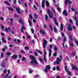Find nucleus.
I'll return each instance as SVG.
<instances>
[{
	"label": "nucleus",
	"instance_id": "1",
	"mask_svg": "<svg viewBox=\"0 0 78 78\" xmlns=\"http://www.w3.org/2000/svg\"><path fill=\"white\" fill-rule=\"evenodd\" d=\"M30 59L33 61L30 62V63H31V64H33V63H34L36 65H38V63H37L36 60V58H35V57L34 56L31 55H30Z\"/></svg>",
	"mask_w": 78,
	"mask_h": 78
},
{
	"label": "nucleus",
	"instance_id": "2",
	"mask_svg": "<svg viewBox=\"0 0 78 78\" xmlns=\"http://www.w3.org/2000/svg\"><path fill=\"white\" fill-rule=\"evenodd\" d=\"M43 40L44 42L43 43V48H45L46 47V46L47 45V41L44 39H43Z\"/></svg>",
	"mask_w": 78,
	"mask_h": 78
},
{
	"label": "nucleus",
	"instance_id": "3",
	"mask_svg": "<svg viewBox=\"0 0 78 78\" xmlns=\"http://www.w3.org/2000/svg\"><path fill=\"white\" fill-rule=\"evenodd\" d=\"M48 14L50 18H53V13L52 12H51L49 9H48Z\"/></svg>",
	"mask_w": 78,
	"mask_h": 78
},
{
	"label": "nucleus",
	"instance_id": "4",
	"mask_svg": "<svg viewBox=\"0 0 78 78\" xmlns=\"http://www.w3.org/2000/svg\"><path fill=\"white\" fill-rule=\"evenodd\" d=\"M57 60L56 61V63L58 65L59 64V62H61V60L58 58H57Z\"/></svg>",
	"mask_w": 78,
	"mask_h": 78
},
{
	"label": "nucleus",
	"instance_id": "5",
	"mask_svg": "<svg viewBox=\"0 0 78 78\" xmlns=\"http://www.w3.org/2000/svg\"><path fill=\"white\" fill-rule=\"evenodd\" d=\"M65 3L66 5H68V3L69 4H72V2L70 1V0H66Z\"/></svg>",
	"mask_w": 78,
	"mask_h": 78
},
{
	"label": "nucleus",
	"instance_id": "6",
	"mask_svg": "<svg viewBox=\"0 0 78 78\" xmlns=\"http://www.w3.org/2000/svg\"><path fill=\"white\" fill-rule=\"evenodd\" d=\"M1 66L2 67H5V66H6V64L5 63V61H3L2 62Z\"/></svg>",
	"mask_w": 78,
	"mask_h": 78
},
{
	"label": "nucleus",
	"instance_id": "7",
	"mask_svg": "<svg viewBox=\"0 0 78 78\" xmlns=\"http://www.w3.org/2000/svg\"><path fill=\"white\" fill-rule=\"evenodd\" d=\"M71 66L72 69H73V70H78V69L76 67V66L73 65V64H72Z\"/></svg>",
	"mask_w": 78,
	"mask_h": 78
},
{
	"label": "nucleus",
	"instance_id": "8",
	"mask_svg": "<svg viewBox=\"0 0 78 78\" xmlns=\"http://www.w3.org/2000/svg\"><path fill=\"white\" fill-rule=\"evenodd\" d=\"M16 11H17L18 13V14H21V12H20V9L19 8L16 7Z\"/></svg>",
	"mask_w": 78,
	"mask_h": 78
},
{
	"label": "nucleus",
	"instance_id": "9",
	"mask_svg": "<svg viewBox=\"0 0 78 78\" xmlns=\"http://www.w3.org/2000/svg\"><path fill=\"white\" fill-rule=\"evenodd\" d=\"M68 29L69 31H71L72 30V28L71 27L70 24H68Z\"/></svg>",
	"mask_w": 78,
	"mask_h": 78
},
{
	"label": "nucleus",
	"instance_id": "10",
	"mask_svg": "<svg viewBox=\"0 0 78 78\" xmlns=\"http://www.w3.org/2000/svg\"><path fill=\"white\" fill-rule=\"evenodd\" d=\"M44 0H43L42 2V7L43 8H44L45 7V1Z\"/></svg>",
	"mask_w": 78,
	"mask_h": 78
},
{
	"label": "nucleus",
	"instance_id": "11",
	"mask_svg": "<svg viewBox=\"0 0 78 78\" xmlns=\"http://www.w3.org/2000/svg\"><path fill=\"white\" fill-rule=\"evenodd\" d=\"M23 29H24V30H26V28L24 26H22V27L21 28V32L23 33H24L23 32Z\"/></svg>",
	"mask_w": 78,
	"mask_h": 78
},
{
	"label": "nucleus",
	"instance_id": "12",
	"mask_svg": "<svg viewBox=\"0 0 78 78\" xmlns=\"http://www.w3.org/2000/svg\"><path fill=\"white\" fill-rule=\"evenodd\" d=\"M63 14H64V15H65L66 16H68V14L67 13V11H66V10H65L63 12Z\"/></svg>",
	"mask_w": 78,
	"mask_h": 78
},
{
	"label": "nucleus",
	"instance_id": "13",
	"mask_svg": "<svg viewBox=\"0 0 78 78\" xmlns=\"http://www.w3.org/2000/svg\"><path fill=\"white\" fill-rule=\"evenodd\" d=\"M74 19L76 20V26H78V20H77V17H76V16H75L74 17Z\"/></svg>",
	"mask_w": 78,
	"mask_h": 78
},
{
	"label": "nucleus",
	"instance_id": "14",
	"mask_svg": "<svg viewBox=\"0 0 78 78\" xmlns=\"http://www.w3.org/2000/svg\"><path fill=\"white\" fill-rule=\"evenodd\" d=\"M49 57H50L51 56V50L50 49V48H49Z\"/></svg>",
	"mask_w": 78,
	"mask_h": 78
},
{
	"label": "nucleus",
	"instance_id": "15",
	"mask_svg": "<svg viewBox=\"0 0 78 78\" xmlns=\"http://www.w3.org/2000/svg\"><path fill=\"white\" fill-rule=\"evenodd\" d=\"M63 26H64L63 25V24H62V23L60 25L61 27L60 29L61 31H62V30H63Z\"/></svg>",
	"mask_w": 78,
	"mask_h": 78
},
{
	"label": "nucleus",
	"instance_id": "16",
	"mask_svg": "<svg viewBox=\"0 0 78 78\" xmlns=\"http://www.w3.org/2000/svg\"><path fill=\"white\" fill-rule=\"evenodd\" d=\"M40 32L41 34H43V35H44V34H45V32L43 30H40Z\"/></svg>",
	"mask_w": 78,
	"mask_h": 78
},
{
	"label": "nucleus",
	"instance_id": "17",
	"mask_svg": "<svg viewBox=\"0 0 78 78\" xmlns=\"http://www.w3.org/2000/svg\"><path fill=\"white\" fill-rule=\"evenodd\" d=\"M12 56L14 59H16V58H17V55L16 54L13 55Z\"/></svg>",
	"mask_w": 78,
	"mask_h": 78
},
{
	"label": "nucleus",
	"instance_id": "18",
	"mask_svg": "<svg viewBox=\"0 0 78 78\" xmlns=\"http://www.w3.org/2000/svg\"><path fill=\"white\" fill-rule=\"evenodd\" d=\"M8 9H9V10H10V11H14V9H13L12 8V7L9 8V7H7Z\"/></svg>",
	"mask_w": 78,
	"mask_h": 78
},
{
	"label": "nucleus",
	"instance_id": "19",
	"mask_svg": "<svg viewBox=\"0 0 78 78\" xmlns=\"http://www.w3.org/2000/svg\"><path fill=\"white\" fill-rule=\"evenodd\" d=\"M2 40L3 41V42H4V43H6V41L5 40V38L3 37H2Z\"/></svg>",
	"mask_w": 78,
	"mask_h": 78
},
{
	"label": "nucleus",
	"instance_id": "20",
	"mask_svg": "<svg viewBox=\"0 0 78 78\" xmlns=\"http://www.w3.org/2000/svg\"><path fill=\"white\" fill-rule=\"evenodd\" d=\"M69 45L71 46V47H73V43H72V42H71V41H70L69 42Z\"/></svg>",
	"mask_w": 78,
	"mask_h": 78
},
{
	"label": "nucleus",
	"instance_id": "21",
	"mask_svg": "<svg viewBox=\"0 0 78 78\" xmlns=\"http://www.w3.org/2000/svg\"><path fill=\"white\" fill-rule=\"evenodd\" d=\"M65 69L66 72H68L69 69H68V68H67V66H65Z\"/></svg>",
	"mask_w": 78,
	"mask_h": 78
},
{
	"label": "nucleus",
	"instance_id": "22",
	"mask_svg": "<svg viewBox=\"0 0 78 78\" xmlns=\"http://www.w3.org/2000/svg\"><path fill=\"white\" fill-rule=\"evenodd\" d=\"M28 22L29 23V25L30 27H32V24L31 23V21L28 20Z\"/></svg>",
	"mask_w": 78,
	"mask_h": 78
},
{
	"label": "nucleus",
	"instance_id": "23",
	"mask_svg": "<svg viewBox=\"0 0 78 78\" xmlns=\"http://www.w3.org/2000/svg\"><path fill=\"white\" fill-rule=\"evenodd\" d=\"M46 4L47 7H48V6H49V2H48V1H46Z\"/></svg>",
	"mask_w": 78,
	"mask_h": 78
},
{
	"label": "nucleus",
	"instance_id": "24",
	"mask_svg": "<svg viewBox=\"0 0 78 78\" xmlns=\"http://www.w3.org/2000/svg\"><path fill=\"white\" fill-rule=\"evenodd\" d=\"M33 71L31 69H29V73H33Z\"/></svg>",
	"mask_w": 78,
	"mask_h": 78
},
{
	"label": "nucleus",
	"instance_id": "25",
	"mask_svg": "<svg viewBox=\"0 0 78 78\" xmlns=\"http://www.w3.org/2000/svg\"><path fill=\"white\" fill-rule=\"evenodd\" d=\"M22 19H20L19 20V22H20V23H21L22 24V25H24V23H22Z\"/></svg>",
	"mask_w": 78,
	"mask_h": 78
},
{
	"label": "nucleus",
	"instance_id": "26",
	"mask_svg": "<svg viewBox=\"0 0 78 78\" xmlns=\"http://www.w3.org/2000/svg\"><path fill=\"white\" fill-rule=\"evenodd\" d=\"M54 50H55V52L57 53V50H58V49H57V47L56 46H55L54 48Z\"/></svg>",
	"mask_w": 78,
	"mask_h": 78
},
{
	"label": "nucleus",
	"instance_id": "27",
	"mask_svg": "<svg viewBox=\"0 0 78 78\" xmlns=\"http://www.w3.org/2000/svg\"><path fill=\"white\" fill-rule=\"evenodd\" d=\"M46 69L48 70H50V67L49 66H46Z\"/></svg>",
	"mask_w": 78,
	"mask_h": 78
},
{
	"label": "nucleus",
	"instance_id": "28",
	"mask_svg": "<svg viewBox=\"0 0 78 78\" xmlns=\"http://www.w3.org/2000/svg\"><path fill=\"white\" fill-rule=\"evenodd\" d=\"M7 55H8L9 56H10L11 55V53L9 52H7L6 53Z\"/></svg>",
	"mask_w": 78,
	"mask_h": 78
},
{
	"label": "nucleus",
	"instance_id": "29",
	"mask_svg": "<svg viewBox=\"0 0 78 78\" xmlns=\"http://www.w3.org/2000/svg\"><path fill=\"white\" fill-rule=\"evenodd\" d=\"M4 3L6 4V5H8V6H9L10 5H9V4L8 2L7 1H4Z\"/></svg>",
	"mask_w": 78,
	"mask_h": 78
},
{
	"label": "nucleus",
	"instance_id": "30",
	"mask_svg": "<svg viewBox=\"0 0 78 78\" xmlns=\"http://www.w3.org/2000/svg\"><path fill=\"white\" fill-rule=\"evenodd\" d=\"M34 16L35 17V18L36 19H37V17H38V16L37 14H34Z\"/></svg>",
	"mask_w": 78,
	"mask_h": 78
},
{
	"label": "nucleus",
	"instance_id": "31",
	"mask_svg": "<svg viewBox=\"0 0 78 78\" xmlns=\"http://www.w3.org/2000/svg\"><path fill=\"white\" fill-rule=\"evenodd\" d=\"M52 10L53 12H54L55 13V14H57V15H58V13H56V12H55V9H52Z\"/></svg>",
	"mask_w": 78,
	"mask_h": 78
},
{
	"label": "nucleus",
	"instance_id": "32",
	"mask_svg": "<svg viewBox=\"0 0 78 78\" xmlns=\"http://www.w3.org/2000/svg\"><path fill=\"white\" fill-rule=\"evenodd\" d=\"M44 60L45 62H47V59L46 58H45V55H44Z\"/></svg>",
	"mask_w": 78,
	"mask_h": 78
},
{
	"label": "nucleus",
	"instance_id": "33",
	"mask_svg": "<svg viewBox=\"0 0 78 78\" xmlns=\"http://www.w3.org/2000/svg\"><path fill=\"white\" fill-rule=\"evenodd\" d=\"M69 37L71 40V41H73V37H72V36L71 35H69Z\"/></svg>",
	"mask_w": 78,
	"mask_h": 78
},
{
	"label": "nucleus",
	"instance_id": "34",
	"mask_svg": "<svg viewBox=\"0 0 78 78\" xmlns=\"http://www.w3.org/2000/svg\"><path fill=\"white\" fill-rule=\"evenodd\" d=\"M45 18L46 20H48V16L47 15H45Z\"/></svg>",
	"mask_w": 78,
	"mask_h": 78
},
{
	"label": "nucleus",
	"instance_id": "35",
	"mask_svg": "<svg viewBox=\"0 0 78 78\" xmlns=\"http://www.w3.org/2000/svg\"><path fill=\"white\" fill-rule=\"evenodd\" d=\"M56 54H58V52H54L53 55V56H56Z\"/></svg>",
	"mask_w": 78,
	"mask_h": 78
},
{
	"label": "nucleus",
	"instance_id": "36",
	"mask_svg": "<svg viewBox=\"0 0 78 78\" xmlns=\"http://www.w3.org/2000/svg\"><path fill=\"white\" fill-rule=\"evenodd\" d=\"M34 55H35V56H38V54L37 52H35L34 53Z\"/></svg>",
	"mask_w": 78,
	"mask_h": 78
},
{
	"label": "nucleus",
	"instance_id": "37",
	"mask_svg": "<svg viewBox=\"0 0 78 78\" xmlns=\"http://www.w3.org/2000/svg\"><path fill=\"white\" fill-rule=\"evenodd\" d=\"M49 27L51 30H52V31H53V27H52V26H51V25H49Z\"/></svg>",
	"mask_w": 78,
	"mask_h": 78
},
{
	"label": "nucleus",
	"instance_id": "38",
	"mask_svg": "<svg viewBox=\"0 0 78 78\" xmlns=\"http://www.w3.org/2000/svg\"><path fill=\"white\" fill-rule=\"evenodd\" d=\"M44 72H48V69H47V68H46L44 69Z\"/></svg>",
	"mask_w": 78,
	"mask_h": 78
},
{
	"label": "nucleus",
	"instance_id": "39",
	"mask_svg": "<svg viewBox=\"0 0 78 78\" xmlns=\"http://www.w3.org/2000/svg\"><path fill=\"white\" fill-rule=\"evenodd\" d=\"M69 20L70 23H73V21H72V19H69Z\"/></svg>",
	"mask_w": 78,
	"mask_h": 78
},
{
	"label": "nucleus",
	"instance_id": "40",
	"mask_svg": "<svg viewBox=\"0 0 78 78\" xmlns=\"http://www.w3.org/2000/svg\"><path fill=\"white\" fill-rule=\"evenodd\" d=\"M54 32H55V33H57V30H56V28H54Z\"/></svg>",
	"mask_w": 78,
	"mask_h": 78
},
{
	"label": "nucleus",
	"instance_id": "41",
	"mask_svg": "<svg viewBox=\"0 0 78 78\" xmlns=\"http://www.w3.org/2000/svg\"><path fill=\"white\" fill-rule=\"evenodd\" d=\"M31 31L32 33H33L34 32V30H33V28H31Z\"/></svg>",
	"mask_w": 78,
	"mask_h": 78
},
{
	"label": "nucleus",
	"instance_id": "42",
	"mask_svg": "<svg viewBox=\"0 0 78 78\" xmlns=\"http://www.w3.org/2000/svg\"><path fill=\"white\" fill-rule=\"evenodd\" d=\"M5 31H6L7 32H8L9 30L7 28H6L5 29Z\"/></svg>",
	"mask_w": 78,
	"mask_h": 78
},
{
	"label": "nucleus",
	"instance_id": "43",
	"mask_svg": "<svg viewBox=\"0 0 78 78\" xmlns=\"http://www.w3.org/2000/svg\"><path fill=\"white\" fill-rule=\"evenodd\" d=\"M4 56V55H3V53L2 52L1 54V58H3Z\"/></svg>",
	"mask_w": 78,
	"mask_h": 78
},
{
	"label": "nucleus",
	"instance_id": "44",
	"mask_svg": "<svg viewBox=\"0 0 78 78\" xmlns=\"http://www.w3.org/2000/svg\"><path fill=\"white\" fill-rule=\"evenodd\" d=\"M5 29V28H4V26H1V29L2 30H4V29Z\"/></svg>",
	"mask_w": 78,
	"mask_h": 78
},
{
	"label": "nucleus",
	"instance_id": "45",
	"mask_svg": "<svg viewBox=\"0 0 78 78\" xmlns=\"http://www.w3.org/2000/svg\"><path fill=\"white\" fill-rule=\"evenodd\" d=\"M49 47L51 48V49L53 48V47H52V45L51 44L49 45Z\"/></svg>",
	"mask_w": 78,
	"mask_h": 78
},
{
	"label": "nucleus",
	"instance_id": "46",
	"mask_svg": "<svg viewBox=\"0 0 78 78\" xmlns=\"http://www.w3.org/2000/svg\"><path fill=\"white\" fill-rule=\"evenodd\" d=\"M55 24H56L58 26V23L57 22H54Z\"/></svg>",
	"mask_w": 78,
	"mask_h": 78
},
{
	"label": "nucleus",
	"instance_id": "47",
	"mask_svg": "<svg viewBox=\"0 0 78 78\" xmlns=\"http://www.w3.org/2000/svg\"><path fill=\"white\" fill-rule=\"evenodd\" d=\"M25 49H26V50H28V49H29V48L28 47L26 46L25 47Z\"/></svg>",
	"mask_w": 78,
	"mask_h": 78
},
{
	"label": "nucleus",
	"instance_id": "48",
	"mask_svg": "<svg viewBox=\"0 0 78 78\" xmlns=\"http://www.w3.org/2000/svg\"><path fill=\"white\" fill-rule=\"evenodd\" d=\"M0 19H1V20H4V19L2 17H0Z\"/></svg>",
	"mask_w": 78,
	"mask_h": 78
},
{
	"label": "nucleus",
	"instance_id": "49",
	"mask_svg": "<svg viewBox=\"0 0 78 78\" xmlns=\"http://www.w3.org/2000/svg\"><path fill=\"white\" fill-rule=\"evenodd\" d=\"M29 17H30V18H31V19H33V16H31V15L30 14Z\"/></svg>",
	"mask_w": 78,
	"mask_h": 78
},
{
	"label": "nucleus",
	"instance_id": "50",
	"mask_svg": "<svg viewBox=\"0 0 78 78\" xmlns=\"http://www.w3.org/2000/svg\"><path fill=\"white\" fill-rule=\"evenodd\" d=\"M25 60H26L25 58L23 57L22 58V61H25Z\"/></svg>",
	"mask_w": 78,
	"mask_h": 78
},
{
	"label": "nucleus",
	"instance_id": "51",
	"mask_svg": "<svg viewBox=\"0 0 78 78\" xmlns=\"http://www.w3.org/2000/svg\"><path fill=\"white\" fill-rule=\"evenodd\" d=\"M37 51H38V52H39L41 54H42V52H41V50H37Z\"/></svg>",
	"mask_w": 78,
	"mask_h": 78
},
{
	"label": "nucleus",
	"instance_id": "52",
	"mask_svg": "<svg viewBox=\"0 0 78 78\" xmlns=\"http://www.w3.org/2000/svg\"><path fill=\"white\" fill-rule=\"evenodd\" d=\"M71 10L72 11H75V9H74V8H73L72 7L71 8Z\"/></svg>",
	"mask_w": 78,
	"mask_h": 78
},
{
	"label": "nucleus",
	"instance_id": "53",
	"mask_svg": "<svg viewBox=\"0 0 78 78\" xmlns=\"http://www.w3.org/2000/svg\"><path fill=\"white\" fill-rule=\"evenodd\" d=\"M7 39L9 40V41H11V39L10 37H8L7 38Z\"/></svg>",
	"mask_w": 78,
	"mask_h": 78
},
{
	"label": "nucleus",
	"instance_id": "54",
	"mask_svg": "<svg viewBox=\"0 0 78 78\" xmlns=\"http://www.w3.org/2000/svg\"><path fill=\"white\" fill-rule=\"evenodd\" d=\"M16 0H14L13 3L14 4H16Z\"/></svg>",
	"mask_w": 78,
	"mask_h": 78
},
{
	"label": "nucleus",
	"instance_id": "55",
	"mask_svg": "<svg viewBox=\"0 0 78 78\" xmlns=\"http://www.w3.org/2000/svg\"><path fill=\"white\" fill-rule=\"evenodd\" d=\"M44 27L45 28H47V26L45 24L44 25Z\"/></svg>",
	"mask_w": 78,
	"mask_h": 78
},
{
	"label": "nucleus",
	"instance_id": "56",
	"mask_svg": "<svg viewBox=\"0 0 78 78\" xmlns=\"http://www.w3.org/2000/svg\"><path fill=\"white\" fill-rule=\"evenodd\" d=\"M75 14H77L78 15V12L77 11H75Z\"/></svg>",
	"mask_w": 78,
	"mask_h": 78
},
{
	"label": "nucleus",
	"instance_id": "57",
	"mask_svg": "<svg viewBox=\"0 0 78 78\" xmlns=\"http://www.w3.org/2000/svg\"><path fill=\"white\" fill-rule=\"evenodd\" d=\"M67 73L69 75H71V73H70V72L68 71Z\"/></svg>",
	"mask_w": 78,
	"mask_h": 78
},
{
	"label": "nucleus",
	"instance_id": "58",
	"mask_svg": "<svg viewBox=\"0 0 78 78\" xmlns=\"http://www.w3.org/2000/svg\"><path fill=\"white\" fill-rule=\"evenodd\" d=\"M53 19L54 21H55V22H56V21H57V20H56V19L54 17Z\"/></svg>",
	"mask_w": 78,
	"mask_h": 78
},
{
	"label": "nucleus",
	"instance_id": "59",
	"mask_svg": "<svg viewBox=\"0 0 78 78\" xmlns=\"http://www.w3.org/2000/svg\"><path fill=\"white\" fill-rule=\"evenodd\" d=\"M56 69L57 70H59V66H57L56 67Z\"/></svg>",
	"mask_w": 78,
	"mask_h": 78
},
{
	"label": "nucleus",
	"instance_id": "60",
	"mask_svg": "<svg viewBox=\"0 0 78 78\" xmlns=\"http://www.w3.org/2000/svg\"><path fill=\"white\" fill-rule=\"evenodd\" d=\"M33 6H34V8L35 9H37V8H36V6L35 5H34Z\"/></svg>",
	"mask_w": 78,
	"mask_h": 78
},
{
	"label": "nucleus",
	"instance_id": "61",
	"mask_svg": "<svg viewBox=\"0 0 78 78\" xmlns=\"http://www.w3.org/2000/svg\"><path fill=\"white\" fill-rule=\"evenodd\" d=\"M39 76V75H36L34 76V78H36L37 77H38Z\"/></svg>",
	"mask_w": 78,
	"mask_h": 78
},
{
	"label": "nucleus",
	"instance_id": "62",
	"mask_svg": "<svg viewBox=\"0 0 78 78\" xmlns=\"http://www.w3.org/2000/svg\"><path fill=\"white\" fill-rule=\"evenodd\" d=\"M10 22H12V21H13V19L12 18H11L10 19Z\"/></svg>",
	"mask_w": 78,
	"mask_h": 78
},
{
	"label": "nucleus",
	"instance_id": "63",
	"mask_svg": "<svg viewBox=\"0 0 78 78\" xmlns=\"http://www.w3.org/2000/svg\"><path fill=\"white\" fill-rule=\"evenodd\" d=\"M4 73H6V70H5L3 72Z\"/></svg>",
	"mask_w": 78,
	"mask_h": 78
},
{
	"label": "nucleus",
	"instance_id": "64",
	"mask_svg": "<svg viewBox=\"0 0 78 78\" xmlns=\"http://www.w3.org/2000/svg\"><path fill=\"white\" fill-rule=\"evenodd\" d=\"M17 76L16 75L14 76L13 78H17Z\"/></svg>",
	"mask_w": 78,
	"mask_h": 78
}]
</instances>
